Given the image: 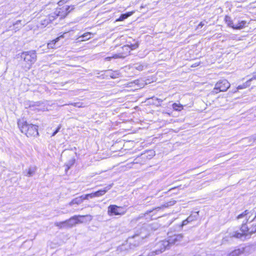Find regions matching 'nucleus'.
I'll use <instances>...</instances> for the list:
<instances>
[{"mask_svg":"<svg viewBox=\"0 0 256 256\" xmlns=\"http://www.w3.org/2000/svg\"><path fill=\"white\" fill-rule=\"evenodd\" d=\"M112 187V184H109L108 186L104 187V188L94 192L95 197H98L104 195Z\"/></svg>","mask_w":256,"mask_h":256,"instance_id":"f8f14e48","label":"nucleus"},{"mask_svg":"<svg viewBox=\"0 0 256 256\" xmlns=\"http://www.w3.org/2000/svg\"><path fill=\"white\" fill-rule=\"evenodd\" d=\"M80 199H82V201L84 200H88V197L87 196V194H85V195H82L81 196H80Z\"/></svg>","mask_w":256,"mask_h":256,"instance_id":"f704fd0d","label":"nucleus"},{"mask_svg":"<svg viewBox=\"0 0 256 256\" xmlns=\"http://www.w3.org/2000/svg\"><path fill=\"white\" fill-rule=\"evenodd\" d=\"M253 80H256V72L253 74L252 78L249 79L248 80H250V82Z\"/></svg>","mask_w":256,"mask_h":256,"instance_id":"58836bf2","label":"nucleus"},{"mask_svg":"<svg viewBox=\"0 0 256 256\" xmlns=\"http://www.w3.org/2000/svg\"><path fill=\"white\" fill-rule=\"evenodd\" d=\"M254 228H256V224L254 225Z\"/></svg>","mask_w":256,"mask_h":256,"instance_id":"49530a36","label":"nucleus"},{"mask_svg":"<svg viewBox=\"0 0 256 256\" xmlns=\"http://www.w3.org/2000/svg\"><path fill=\"white\" fill-rule=\"evenodd\" d=\"M134 68L138 70H142L144 69V65L140 63L136 64H134Z\"/></svg>","mask_w":256,"mask_h":256,"instance_id":"bb28decb","label":"nucleus"},{"mask_svg":"<svg viewBox=\"0 0 256 256\" xmlns=\"http://www.w3.org/2000/svg\"><path fill=\"white\" fill-rule=\"evenodd\" d=\"M36 170V166H30L28 170H26L24 171V174L26 176L30 177L34 175Z\"/></svg>","mask_w":256,"mask_h":256,"instance_id":"ddd939ff","label":"nucleus"},{"mask_svg":"<svg viewBox=\"0 0 256 256\" xmlns=\"http://www.w3.org/2000/svg\"><path fill=\"white\" fill-rule=\"evenodd\" d=\"M250 84V80H247L245 83L243 84L242 85H240L238 86V90H242L245 88H246L247 87L249 86Z\"/></svg>","mask_w":256,"mask_h":256,"instance_id":"5701e85b","label":"nucleus"},{"mask_svg":"<svg viewBox=\"0 0 256 256\" xmlns=\"http://www.w3.org/2000/svg\"><path fill=\"white\" fill-rule=\"evenodd\" d=\"M248 220V218H247V217L246 216V220L243 221V223L240 228V230L242 232V233L238 232H234L232 233L228 234L227 236L223 238L222 240V244H224L226 242H229L230 239H231L232 238H240L242 240L250 238V228H248L246 226V224Z\"/></svg>","mask_w":256,"mask_h":256,"instance_id":"f257e3e1","label":"nucleus"},{"mask_svg":"<svg viewBox=\"0 0 256 256\" xmlns=\"http://www.w3.org/2000/svg\"><path fill=\"white\" fill-rule=\"evenodd\" d=\"M61 128V125L60 124L57 128L56 130L53 132L52 136H54L60 130Z\"/></svg>","mask_w":256,"mask_h":256,"instance_id":"473e14b6","label":"nucleus"},{"mask_svg":"<svg viewBox=\"0 0 256 256\" xmlns=\"http://www.w3.org/2000/svg\"><path fill=\"white\" fill-rule=\"evenodd\" d=\"M190 222L188 218L186 219L185 220H183L182 222V224L180 226V228H182L183 226L186 225L188 224Z\"/></svg>","mask_w":256,"mask_h":256,"instance_id":"7c9ffc66","label":"nucleus"},{"mask_svg":"<svg viewBox=\"0 0 256 256\" xmlns=\"http://www.w3.org/2000/svg\"><path fill=\"white\" fill-rule=\"evenodd\" d=\"M138 244H134V246H138Z\"/></svg>","mask_w":256,"mask_h":256,"instance_id":"a18cd8bd","label":"nucleus"},{"mask_svg":"<svg viewBox=\"0 0 256 256\" xmlns=\"http://www.w3.org/2000/svg\"><path fill=\"white\" fill-rule=\"evenodd\" d=\"M256 232V228H254V225H253L250 228V236Z\"/></svg>","mask_w":256,"mask_h":256,"instance_id":"c756f323","label":"nucleus"},{"mask_svg":"<svg viewBox=\"0 0 256 256\" xmlns=\"http://www.w3.org/2000/svg\"><path fill=\"white\" fill-rule=\"evenodd\" d=\"M121 58V56H120V54H114L112 56H108L106 58H105V60H106V61H110V60L112 58Z\"/></svg>","mask_w":256,"mask_h":256,"instance_id":"a878e982","label":"nucleus"},{"mask_svg":"<svg viewBox=\"0 0 256 256\" xmlns=\"http://www.w3.org/2000/svg\"><path fill=\"white\" fill-rule=\"evenodd\" d=\"M176 200H170V202H166L165 204H164L160 206L157 207L152 210L146 211V212L145 213V214H148L150 213H151L152 212H153V210H158L162 208H168L169 206H172L176 204Z\"/></svg>","mask_w":256,"mask_h":256,"instance_id":"9b49d317","label":"nucleus"},{"mask_svg":"<svg viewBox=\"0 0 256 256\" xmlns=\"http://www.w3.org/2000/svg\"><path fill=\"white\" fill-rule=\"evenodd\" d=\"M242 254V251L240 249L236 250L232 252L229 256H239Z\"/></svg>","mask_w":256,"mask_h":256,"instance_id":"4be33fe9","label":"nucleus"},{"mask_svg":"<svg viewBox=\"0 0 256 256\" xmlns=\"http://www.w3.org/2000/svg\"><path fill=\"white\" fill-rule=\"evenodd\" d=\"M169 246V242L168 240L160 241L156 244V248L152 252V255L158 254L164 251L166 249H168Z\"/></svg>","mask_w":256,"mask_h":256,"instance_id":"423d86ee","label":"nucleus"},{"mask_svg":"<svg viewBox=\"0 0 256 256\" xmlns=\"http://www.w3.org/2000/svg\"><path fill=\"white\" fill-rule=\"evenodd\" d=\"M224 20L228 26L231 27L232 28H234V24H233L232 20L230 16H226Z\"/></svg>","mask_w":256,"mask_h":256,"instance_id":"f3484780","label":"nucleus"},{"mask_svg":"<svg viewBox=\"0 0 256 256\" xmlns=\"http://www.w3.org/2000/svg\"><path fill=\"white\" fill-rule=\"evenodd\" d=\"M156 100L158 101V103L159 104H160V103L162 102V100L158 98H156Z\"/></svg>","mask_w":256,"mask_h":256,"instance_id":"79ce46f5","label":"nucleus"},{"mask_svg":"<svg viewBox=\"0 0 256 256\" xmlns=\"http://www.w3.org/2000/svg\"><path fill=\"white\" fill-rule=\"evenodd\" d=\"M230 82L226 79L220 80L216 85L212 92L218 94L220 92H226L230 87Z\"/></svg>","mask_w":256,"mask_h":256,"instance_id":"20e7f679","label":"nucleus"},{"mask_svg":"<svg viewBox=\"0 0 256 256\" xmlns=\"http://www.w3.org/2000/svg\"><path fill=\"white\" fill-rule=\"evenodd\" d=\"M183 236L182 234H174L173 236H170L168 241L169 242V244H178L182 240Z\"/></svg>","mask_w":256,"mask_h":256,"instance_id":"1a4fd4ad","label":"nucleus"},{"mask_svg":"<svg viewBox=\"0 0 256 256\" xmlns=\"http://www.w3.org/2000/svg\"><path fill=\"white\" fill-rule=\"evenodd\" d=\"M198 65H199V64H194V66H193V65H192V67H195V66H198Z\"/></svg>","mask_w":256,"mask_h":256,"instance_id":"37998d69","label":"nucleus"},{"mask_svg":"<svg viewBox=\"0 0 256 256\" xmlns=\"http://www.w3.org/2000/svg\"><path fill=\"white\" fill-rule=\"evenodd\" d=\"M90 34H91V33H90V32L84 33V34H83L82 35L78 38V39H80V40H78L79 41H84V40H88L90 38Z\"/></svg>","mask_w":256,"mask_h":256,"instance_id":"a211bd4d","label":"nucleus"},{"mask_svg":"<svg viewBox=\"0 0 256 256\" xmlns=\"http://www.w3.org/2000/svg\"><path fill=\"white\" fill-rule=\"evenodd\" d=\"M20 22H21V20H18L14 24V29L15 31L19 30L20 28H22V25H20V26H17Z\"/></svg>","mask_w":256,"mask_h":256,"instance_id":"cd10ccee","label":"nucleus"},{"mask_svg":"<svg viewBox=\"0 0 256 256\" xmlns=\"http://www.w3.org/2000/svg\"><path fill=\"white\" fill-rule=\"evenodd\" d=\"M67 2V0H61L58 2V4L59 5H61V4H63L64 2Z\"/></svg>","mask_w":256,"mask_h":256,"instance_id":"a19ab883","label":"nucleus"},{"mask_svg":"<svg viewBox=\"0 0 256 256\" xmlns=\"http://www.w3.org/2000/svg\"><path fill=\"white\" fill-rule=\"evenodd\" d=\"M250 140H252V142H256V134L252 136L250 138Z\"/></svg>","mask_w":256,"mask_h":256,"instance_id":"e433bc0d","label":"nucleus"},{"mask_svg":"<svg viewBox=\"0 0 256 256\" xmlns=\"http://www.w3.org/2000/svg\"><path fill=\"white\" fill-rule=\"evenodd\" d=\"M205 24V23L203 22H200L199 24L198 25L197 28L198 29L200 28H202L204 25Z\"/></svg>","mask_w":256,"mask_h":256,"instance_id":"ea45409f","label":"nucleus"},{"mask_svg":"<svg viewBox=\"0 0 256 256\" xmlns=\"http://www.w3.org/2000/svg\"><path fill=\"white\" fill-rule=\"evenodd\" d=\"M87 196L88 197V198H92L95 197L94 193H91L90 194H87Z\"/></svg>","mask_w":256,"mask_h":256,"instance_id":"4c0bfd02","label":"nucleus"},{"mask_svg":"<svg viewBox=\"0 0 256 256\" xmlns=\"http://www.w3.org/2000/svg\"><path fill=\"white\" fill-rule=\"evenodd\" d=\"M131 15L130 13H126L124 14H122L121 16H120L118 20V21H122L124 20L125 19L127 18L128 16H130Z\"/></svg>","mask_w":256,"mask_h":256,"instance_id":"393cba45","label":"nucleus"},{"mask_svg":"<svg viewBox=\"0 0 256 256\" xmlns=\"http://www.w3.org/2000/svg\"><path fill=\"white\" fill-rule=\"evenodd\" d=\"M138 44H130V48L132 50H134L136 49V48H138Z\"/></svg>","mask_w":256,"mask_h":256,"instance_id":"2f4dec72","label":"nucleus"},{"mask_svg":"<svg viewBox=\"0 0 256 256\" xmlns=\"http://www.w3.org/2000/svg\"><path fill=\"white\" fill-rule=\"evenodd\" d=\"M54 20V17L52 13L48 16H46L44 18L42 19L40 21V24L42 26L46 27Z\"/></svg>","mask_w":256,"mask_h":256,"instance_id":"9d476101","label":"nucleus"},{"mask_svg":"<svg viewBox=\"0 0 256 256\" xmlns=\"http://www.w3.org/2000/svg\"><path fill=\"white\" fill-rule=\"evenodd\" d=\"M82 202V199H80V197L76 198L74 199H73L70 203V206H72L74 204H81Z\"/></svg>","mask_w":256,"mask_h":256,"instance_id":"aec40b11","label":"nucleus"},{"mask_svg":"<svg viewBox=\"0 0 256 256\" xmlns=\"http://www.w3.org/2000/svg\"><path fill=\"white\" fill-rule=\"evenodd\" d=\"M172 108L177 111H180L183 108L182 105L180 104L174 103L172 105Z\"/></svg>","mask_w":256,"mask_h":256,"instance_id":"412c9836","label":"nucleus"},{"mask_svg":"<svg viewBox=\"0 0 256 256\" xmlns=\"http://www.w3.org/2000/svg\"><path fill=\"white\" fill-rule=\"evenodd\" d=\"M20 57L27 63L26 68L30 69L36 60V54L35 51L24 52L21 54Z\"/></svg>","mask_w":256,"mask_h":256,"instance_id":"7ed1b4c3","label":"nucleus"},{"mask_svg":"<svg viewBox=\"0 0 256 256\" xmlns=\"http://www.w3.org/2000/svg\"><path fill=\"white\" fill-rule=\"evenodd\" d=\"M198 212H196L192 214H190L187 218L188 219L190 222L195 220L197 219L198 216Z\"/></svg>","mask_w":256,"mask_h":256,"instance_id":"6ab92c4d","label":"nucleus"},{"mask_svg":"<svg viewBox=\"0 0 256 256\" xmlns=\"http://www.w3.org/2000/svg\"><path fill=\"white\" fill-rule=\"evenodd\" d=\"M70 7L68 6L66 8L62 7V8L56 10L54 12L52 13L54 19L55 20L58 16L60 18H64L70 12L71 10H70Z\"/></svg>","mask_w":256,"mask_h":256,"instance_id":"6e6552de","label":"nucleus"},{"mask_svg":"<svg viewBox=\"0 0 256 256\" xmlns=\"http://www.w3.org/2000/svg\"><path fill=\"white\" fill-rule=\"evenodd\" d=\"M82 216H75L72 218H70L69 220H66L64 222H61L60 223H56L55 225L56 226L62 228L63 226L66 225L69 227H72L74 225L78 224L80 222V220L78 219L79 217H83Z\"/></svg>","mask_w":256,"mask_h":256,"instance_id":"0eeeda50","label":"nucleus"},{"mask_svg":"<svg viewBox=\"0 0 256 256\" xmlns=\"http://www.w3.org/2000/svg\"><path fill=\"white\" fill-rule=\"evenodd\" d=\"M126 212V210L124 207L118 206L115 204H111L108 206V214L110 216H122Z\"/></svg>","mask_w":256,"mask_h":256,"instance_id":"39448f33","label":"nucleus"},{"mask_svg":"<svg viewBox=\"0 0 256 256\" xmlns=\"http://www.w3.org/2000/svg\"><path fill=\"white\" fill-rule=\"evenodd\" d=\"M248 213H249V212H248V210H245L244 212H242V214H239V215L238 216L237 218H238V219H240V218H244V216H246L248 215Z\"/></svg>","mask_w":256,"mask_h":256,"instance_id":"c85d7f7f","label":"nucleus"},{"mask_svg":"<svg viewBox=\"0 0 256 256\" xmlns=\"http://www.w3.org/2000/svg\"><path fill=\"white\" fill-rule=\"evenodd\" d=\"M246 24V22L244 20H242L239 22L238 23L236 24H234V29L235 30H240L244 28Z\"/></svg>","mask_w":256,"mask_h":256,"instance_id":"dca6fc26","label":"nucleus"},{"mask_svg":"<svg viewBox=\"0 0 256 256\" xmlns=\"http://www.w3.org/2000/svg\"><path fill=\"white\" fill-rule=\"evenodd\" d=\"M148 152L150 153L149 156H150V158H152L155 154V152L153 150H150Z\"/></svg>","mask_w":256,"mask_h":256,"instance_id":"c9c22d12","label":"nucleus"},{"mask_svg":"<svg viewBox=\"0 0 256 256\" xmlns=\"http://www.w3.org/2000/svg\"><path fill=\"white\" fill-rule=\"evenodd\" d=\"M68 105H72L77 108H84L85 106V105L84 104V103L80 102L69 104Z\"/></svg>","mask_w":256,"mask_h":256,"instance_id":"b1692460","label":"nucleus"},{"mask_svg":"<svg viewBox=\"0 0 256 256\" xmlns=\"http://www.w3.org/2000/svg\"><path fill=\"white\" fill-rule=\"evenodd\" d=\"M107 74L112 78H116L120 76V73L118 71L108 70Z\"/></svg>","mask_w":256,"mask_h":256,"instance_id":"2eb2a0df","label":"nucleus"},{"mask_svg":"<svg viewBox=\"0 0 256 256\" xmlns=\"http://www.w3.org/2000/svg\"><path fill=\"white\" fill-rule=\"evenodd\" d=\"M138 238V240H140L144 238L143 236H140L138 234L134 236L132 238Z\"/></svg>","mask_w":256,"mask_h":256,"instance_id":"72a5a7b5","label":"nucleus"},{"mask_svg":"<svg viewBox=\"0 0 256 256\" xmlns=\"http://www.w3.org/2000/svg\"><path fill=\"white\" fill-rule=\"evenodd\" d=\"M18 124L22 132L24 134L28 137H34L38 135L37 126L28 124L26 122L21 120H19Z\"/></svg>","mask_w":256,"mask_h":256,"instance_id":"f03ea898","label":"nucleus"},{"mask_svg":"<svg viewBox=\"0 0 256 256\" xmlns=\"http://www.w3.org/2000/svg\"><path fill=\"white\" fill-rule=\"evenodd\" d=\"M63 36L62 35L59 37H58L54 40H52L48 44V48H56L55 44L60 39V38H63Z\"/></svg>","mask_w":256,"mask_h":256,"instance_id":"4468645a","label":"nucleus"},{"mask_svg":"<svg viewBox=\"0 0 256 256\" xmlns=\"http://www.w3.org/2000/svg\"><path fill=\"white\" fill-rule=\"evenodd\" d=\"M256 219V216H254V218L251 221L254 220Z\"/></svg>","mask_w":256,"mask_h":256,"instance_id":"c03bdc74","label":"nucleus"}]
</instances>
